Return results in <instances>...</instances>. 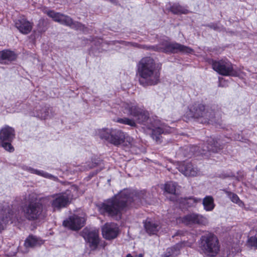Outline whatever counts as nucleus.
Listing matches in <instances>:
<instances>
[{"label": "nucleus", "mask_w": 257, "mask_h": 257, "mask_svg": "<svg viewBox=\"0 0 257 257\" xmlns=\"http://www.w3.org/2000/svg\"><path fill=\"white\" fill-rule=\"evenodd\" d=\"M180 244H177L173 247L168 248L162 257H175L180 253Z\"/></svg>", "instance_id": "27"}, {"label": "nucleus", "mask_w": 257, "mask_h": 257, "mask_svg": "<svg viewBox=\"0 0 257 257\" xmlns=\"http://www.w3.org/2000/svg\"><path fill=\"white\" fill-rule=\"evenodd\" d=\"M121 106L124 113L136 118V122L143 125L144 131L151 135L157 143L161 142V135L171 132V128L162 123L156 116H149V112L134 103L122 102Z\"/></svg>", "instance_id": "1"}, {"label": "nucleus", "mask_w": 257, "mask_h": 257, "mask_svg": "<svg viewBox=\"0 0 257 257\" xmlns=\"http://www.w3.org/2000/svg\"><path fill=\"white\" fill-rule=\"evenodd\" d=\"M170 11L174 14H186L187 10L179 4H175L170 8Z\"/></svg>", "instance_id": "28"}, {"label": "nucleus", "mask_w": 257, "mask_h": 257, "mask_svg": "<svg viewBox=\"0 0 257 257\" xmlns=\"http://www.w3.org/2000/svg\"><path fill=\"white\" fill-rule=\"evenodd\" d=\"M247 243L250 246L257 248V234L248 239Z\"/></svg>", "instance_id": "33"}, {"label": "nucleus", "mask_w": 257, "mask_h": 257, "mask_svg": "<svg viewBox=\"0 0 257 257\" xmlns=\"http://www.w3.org/2000/svg\"><path fill=\"white\" fill-rule=\"evenodd\" d=\"M51 206L54 210H60L70 203V197L66 193H61L51 196Z\"/></svg>", "instance_id": "13"}, {"label": "nucleus", "mask_w": 257, "mask_h": 257, "mask_svg": "<svg viewBox=\"0 0 257 257\" xmlns=\"http://www.w3.org/2000/svg\"><path fill=\"white\" fill-rule=\"evenodd\" d=\"M182 221L183 223L187 225H191L193 223L192 215L191 214H189L184 216L182 218Z\"/></svg>", "instance_id": "34"}, {"label": "nucleus", "mask_w": 257, "mask_h": 257, "mask_svg": "<svg viewBox=\"0 0 257 257\" xmlns=\"http://www.w3.org/2000/svg\"><path fill=\"white\" fill-rule=\"evenodd\" d=\"M99 137L115 146H118L124 141L125 135L121 131L113 128H103L99 131Z\"/></svg>", "instance_id": "8"}, {"label": "nucleus", "mask_w": 257, "mask_h": 257, "mask_svg": "<svg viewBox=\"0 0 257 257\" xmlns=\"http://www.w3.org/2000/svg\"><path fill=\"white\" fill-rule=\"evenodd\" d=\"M202 204L204 209L206 211H211L215 207L214 199L211 196H207L203 199Z\"/></svg>", "instance_id": "24"}, {"label": "nucleus", "mask_w": 257, "mask_h": 257, "mask_svg": "<svg viewBox=\"0 0 257 257\" xmlns=\"http://www.w3.org/2000/svg\"><path fill=\"white\" fill-rule=\"evenodd\" d=\"M125 44H130L136 47L141 49H146L154 51L162 52L165 53H189L191 50L187 47L177 43H171L167 40H163L160 43L156 45L147 46L140 45L136 43H130L124 42Z\"/></svg>", "instance_id": "5"}, {"label": "nucleus", "mask_w": 257, "mask_h": 257, "mask_svg": "<svg viewBox=\"0 0 257 257\" xmlns=\"http://www.w3.org/2000/svg\"><path fill=\"white\" fill-rule=\"evenodd\" d=\"M255 169L256 171H257V166L255 167Z\"/></svg>", "instance_id": "43"}, {"label": "nucleus", "mask_w": 257, "mask_h": 257, "mask_svg": "<svg viewBox=\"0 0 257 257\" xmlns=\"http://www.w3.org/2000/svg\"><path fill=\"white\" fill-rule=\"evenodd\" d=\"M164 189L166 192L176 196L177 194L178 186L176 182H169L165 184Z\"/></svg>", "instance_id": "25"}, {"label": "nucleus", "mask_w": 257, "mask_h": 257, "mask_svg": "<svg viewBox=\"0 0 257 257\" xmlns=\"http://www.w3.org/2000/svg\"><path fill=\"white\" fill-rule=\"evenodd\" d=\"M192 199L191 198H181L178 200L180 207L188 208L191 207Z\"/></svg>", "instance_id": "31"}, {"label": "nucleus", "mask_w": 257, "mask_h": 257, "mask_svg": "<svg viewBox=\"0 0 257 257\" xmlns=\"http://www.w3.org/2000/svg\"><path fill=\"white\" fill-rule=\"evenodd\" d=\"M137 200H141L139 194L128 190H123L113 197L104 201L99 207V211L104 215L117 218L133 201Z\"/></svg>", "instance_id": "2"}, {"label": "nucleus", "mask_w": 257, "mask_h": 257, "mask_svg": "<svg viewBox=\"0 0 257 257\" xmlns=\"http://www.w3.org/2000/svg\"><path fill=\"white\" fill-rule=\"evenodd\" d=\"M15 138V129L9 125H5L0 130V146L6 151L13 152L14 148L12 142Z\"/></svg>", "instance_id": "9"}, {"label": "nucleus", "mask_w": 257, "mask_h": 257, "mask_svg": "<svg viewBox=\"0 0 257 257\" xmlns=\"http://www.w3.org/2000/svg\"><path fill=\"white\" fill-rule=\"evenodd\" d=\"M144 227L146 232L150 235L156 234L160 228L159 223L151 219H147L144 222Z\"/></svg>", "instance_id": "20"}, {"label": "nucleus", "mask_w": 257, "mask_h": 257, "mask_svg": "<svg viewBox=\"0 0 257 257\" xmlns=\"http://www.w3.org/2000/svg\"><path fill=\"white\" fill-rule=\"evenodd\" d=\"M22 210L25 217L31 221L43 219L46 215L43 204L37 200H31L25 204Z\"/></svg>", "instance_id": "7"}, {"label": "nucleus", "mask_w": 257, "mask_h": 257, "mask_svg": "<svg viewBox=\"0 0 257 257\" xmlns=\"http://www.w3.org/2000/svg\"><path fill=\"white\" fill-rule=\"evenodd\" d=\"M137 74L140 84L146 87L155 85L160 80V73L154 60L150 57L142 58L137 65Z\"/></svg>", "instance_id": "3"}, {"label": "nucleus", "mask_w": 257, "mask_h": 257, "mask_svg": "<svg viewBox=\"0 0 257 257\" xmlns=\"http://www.w3.org/2000/svg\"><path fill=\"white\" fill-rule=\"evenodd\" d=\"M212 68L219 74L223 76L237 75V72L234 70L232 64L227 59L214 61Z\"/></svg>", "instance_id": "12"}, {"label": "nucleus", "mask_w": 257, "mask_h": 257, "mask_svg": "<svg viewBox=\"0 0 257 257\" xmlns=\"http://www.w3.org/2000/svg\"><path fill=\"white\" fill-rule=\"evenodd\" d=\"M200 247L208 257H214L220 251V244L217 237L212 233L202 235L200 239Z\"/></svg>", "instance_id": "6"}, {"label": "nucleus", "mask_w": 257, "mask_h": 257, "mask_svg": "<svg viewBox=\"0 0 257 257\" xmlns=\"http://www.w3.org/2000/svg\"><path fill=\"white\" fill-rule=\"evenodd\" d=\"M179 171L186 176H191L193 171L191 163H184L179 166Z\"/></svg>", "instance_id": "26"}, {"label": "nucleus", "mask_w": 257, "mask_h": 257, "mask_svg": "<svg viewBox=\"0 0 257 257\" xmlns=\"http://www.w3.org/2000/svg\"><path fill=\"white\" fill-rule=\"evenodd\" d=\"M208 223V219L205 216L200 214H194V224L206 225Z\"/></svg>", "instance_id": "29"}, {"label": "nucleus", "mask_w": 257, "mask_h": 257, "mask_svg": "<svg viewBox=\"0 0 257 257\" xmlns=\"http://www.w3.org/2000/svg\"><path fill=\"white\" fill-rule=\"evenodd\" d=\"M22 169L24 170L27 171L28 172L36 174L38 176H42L43 177H44L45 178L53 180H56L58 179L57 177H55L52 174H50L46 172H45L43 170H39L36 169H34L33 168H32L31 167L27 166H22Z\"/></svg>", "instance_id": "19"}, {"label": "nucleus", "mask_w": 257, "mask_h": 257, "mask_svg": "<svg viewBox=\"0 0 257 257\" xmlns=\"http://www.w3.org/2000/svg\"><path fill=\"white\" fill-rule=\"evenodd\" d=\"M46 14L55 22L69 26L75 30L80 31L84 30L85 26L83 25L80 23L73 21V20L68 16H65L59 13H56L53 11H47Z\"/></svg>", "instance_id": "11"}, {"label": "nucleus", "mask_w": 257, "mask_h": 257, "mask_svg": "<svg viewBox=\"0 0 257 257\" xmlns=\"http://www.w3.org/2000/svg\"><path fill=\"white\" fill-rule=\"evenodd\" d=\"M227 195L232 202L237 204L240 207L243 206V203L239 199L236 194L230 192H227Z\"/></svg>", "instance_id": "30"}, {"label": "nucleus", "mask_w": 257, "mask_h": 257, "mask_svg": "<svg viewBox=\"0 0 257 257\" xmlns=\"http://www.w3.org/2000/svg\"><path fill=\"white\" fill-rule=\"evenodd\" d=\"M44 241L34 235H29L25 240V247L27 249L39 246L43 244Z\"/></svg>", "instance_id": "22"}, {"label": "nucleus", "mask_w": 257, "mask_h": 257, "mask_svg": "<svg viewBox=\"0 0 257 257\" xmlns=\"http://www.w3.org/2000/svg\"><path fill=\"white\" fill-rule=\"evenodd\" d=\"M50 197H51V196L50 197H46L45 198L41 199V200H40L39 201L42 203V202H41V200H48V199H50Z\"/></svg>", "instance_id": "38"}, {"label": "nucleus", "mask_w": 257, "mask_h": 257, "mask_svg": "<svg viewBox=\"0 0 257 257\" xmlns=\"http://www.w3.org/2000/svg\"><path fill=\"white\" fill-rule=\"evenodd\" d=\"M85 222V219L84 217L74 215L70 216L68 219L64 220L63 225L70 229L77 230L84 225Z\"/></svg>", "instance_id": "15"}, {"label": "nucleus", "mask_w": 257, "mask_h": 257, "mask_svg": "<svg viewBox=\"0 0 257 257\" xmlns=\"http://www.w3.org/2000/svg\"><path fill=\"white\" fill-rule=\"evenodd\" d=\"M171 200H172V201H177L176 198H175V199H174V198H173V199H171Z\"/></svg>", "instance_id": "42"}, {"label": "nucleus", "mask_w": 257, "mask_h": 257, "mask_svg": "<svg viewBox=\"0 0 257 257\" xmlns=\"http://www.w3.org/2000/svg\"><path fill=\"white\" fill-rule=\"evenodd\" d=\"M101 229L103 237L107 240L116 237L119 232L118 227L114 223H107L102 227Z\"/></svg>", "instance_id": "16"}, {"label": "nucleus", "mask_w": 257, "mask_h": 257, "mask_svg": "<svg viewBox=\"0 0 257 257\" xmlns=\"http://www.w3.org/2000/svg\"><path fill=\"white\" fill-rule=\"evenodd\" d=\"M184 246H191V245L190 244H189V243H188V242H184Z\"/></svg>", "instance_id": "39"}, {"label": "nucleus", "mask_w": 257, "mask_h": 257, "mask_svg": "<svg viewBox=\"0 0 257 257\" xmlns=\"http://www.w3.org/2000/svg\"><path fill=\"white\" fill-rule=\"evenodd\" d=\"M143 254L142 253H140L138 255V257H143Z\"/></svg>", "instance_id": "40"}, {"label": "nucleus", "mask_w": 257, "mask_h": 257, "mask_svg": "<svg viewBox=\"0 0 257 257\" xmlns=\"http://www.w3.org/2000/svg\"><path fill=\"white\" fill-rule=\"evenodd\" d=\"M211 27L215 30H220V27H219L218 26H217L216 25V26L212 25V26H211Z\"/></svg>", "instance_id": "37"}, {"label": "nucleus", "mask_w": 257, "mask_h": 257, "mask_svg": "<svg viewBox=\"0 0 257 257\" xmlns=\"http://www.w3.org/2000/svg\"><path fill=\"white\" fill-rule=\"evenodd\" d=\"M125 140H126V141L127 142H128V143L131 146L133 145L134 140L132 138H131L129 137H125Z\"/></svg>", "instance_id": "36"}, {"label": "nucleus", "mask_w": 257, "mask_h": 257, "mask_svg": "<svg viewBox=\"0 0 257 257\" xmlns=\"http://www.w3.org/2000/svg\"><path fill=\"white\" fill-rule=\"evenodd\" d=\"M16 27L23 34H28L32 30V24L24 17H21L15 21Z\"/></svg>", "instance_id": "17"}, {"label": "nucleus", "mask_w": 257, "mask_h": 257, "mask_svg": "<svg viewBox=\"0 0 257 257\" xmlns=\"http://www.w3.org/2000/svg\"><path fill=\"white\" fill-rule=\"evenodd\" d=\"M194 119H197L201 123L211 124L216 126L221 124L220 115L215 112L212 107L202 104H195L194 108Z\"/></svg>", "instance_id": "4"}, {"label": "nucleus", "mask_w": 257, "mask_h": 257, "mask_svg": "<svg viewBox=\"0 0 257 257\" xmlns=\"http://www.w3.org/2000/svg\"><path fill=\"white\" fill-rule=\"evenodd\" d=\"M117 122L120 123L130 125L132 127H136L137 126L136 122L134 119H130L127 117L118 118Z\"/></svg>", "instance_id": "32"}, {"label": "nucleus", "mask_w": 257, "mask_h": 257, "mask_svg": "<svg viewBox=\"0 0 257 257\" xmlns=\"http://www.w3.org/2000/svg\"><path fill=\"white\" fill-rule=\"evenodd\" d=\"M96 166V163H92L91 165H88L87 167H81L79 168V170L80 171H83L92 168Z\"/></svg>", "instance_id": "35"}, {"label": "nucleus", "mask_w": 257, "mask_h": 257, "mask_svg": "<svg viewBox=\"0 0 257 257\" xmlns=\"http://www.w3.org/2000/svg\"><path fill=\"white\" fill-rule=\"evenodd\" d=\"M222 149L220 142L214 138L210 137L207 139L206 144H202L201 147L199 146L194 147V151L198 152L202 156L209 157L211 153H217Z\"/></svg>", "instance_id": "10"}, {"label": "nucleus", "mask_w": 257, "mask_h": 257, "mask_svg": "<svg viewBox=\"0 0 257 257\" xmlns=\"http://www.w3.org/2000/svg\"><path fill=\"white\" fill-rule=\"evenodd\" d=\"M17 55L13 51L5 50L0 51V63L8 64L16 59Z\"/></svg>", "instance_id": "21"}, {"label": "nucleus", "mask_w": 257, "mask_h": 257, "mask_svg": "<svg viewBox=\"0 0 257 257\" xmlns=\"http://www.w3.org/2000/svg\"><path fill=\"white\" fill-rule=\"evenodd\" d=\"M83 236L89 243V245L92 250H94L97 247L99 242L98 230L97 229L85 228L83 231Z\"/></svg>", "instance_id": "14"}, {"label": "nucleus", "mask_w": 257, "mask_h": 257, "mask_svg": "<svg viewBox=\"0 0 257 257\" xmlns=\"http://www.w3.org/2000/svg\"><path fill=\"white\" fill-rule=\"evenodd\" d=\"M235 139H236V140H238V141H240L239 137L238 138H235Z\"/></svg>", "instance_id": "41"}, {"label": "nucleus", "mask_w": 257, "mask_h": 257, "mask_svg": "<svg viewBox=\"0 0 257 257\" xmlns=\"http://www.w3.org/2000/svg\"><path fill=\"white\" fill-rule=\"evenodd\" d=\"M12 210L8 206L3 209L0 214V231L4 229L5 226L11 220Z\"/></svg>", "instance_id": "18"}, {"label": "nucleus", "mask_w": 257, "mask_h": 257, "mask_svg": "<svg viewBox=\"0 0 257 257\" xmlns=\"http://www.w3.org/2000/svg\"><path fill=\"white\" fill-rule=\"evenodd\" d=\"M49 111L50 109L48 107H37L32 115L42 119H46L51 117Z\"/></svg>", "instance_id": "23"}]
</instances>
